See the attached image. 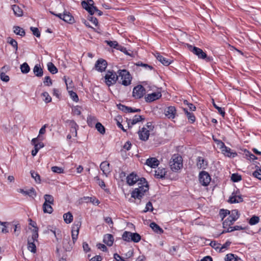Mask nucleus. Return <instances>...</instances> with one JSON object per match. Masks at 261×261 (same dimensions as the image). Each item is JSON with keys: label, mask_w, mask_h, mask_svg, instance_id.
Returning <instances> with one entry per match:
<instances>
[{"label": "nucleus", "mask_w": 261, "mask_h": 261, "mask_svg": "<svg viewBox=\"0 0 261 261\" xmlns=\"http://www.w3.org/2000/svg\"><path fill=\"white\" fill-rule=\"evenodd\" d=\"M28 249L29 251L33 253H35L36 252V245L34 242H31L30 241H28Z\"/></svg>", "instance_id": "a19ab883"}, {"label": "nucleus", "mask_w": 261, "mask_h": 261, "mask_svg": "<svg viewBox=\"0 0 261 261\" xmlns=\"http://www.w3.org/2000/svg\"><path fill=\"white\" fill-rule=\"evenodd\" d=\"M141 240L140 235L136 232H132L131 241L138 243Z\"/></svg>", "instance_id": "58836bf2"}, {"label": "nucleus", "mask_w": 261, "mask_h": 261, "mask_svg": "<svg viewBox=\"0 0 261 261\" xmlns=\"http://www.w3.org/2000/svg\"><path fill=\"white\" fill-rule=\"evenodd\" d=\"M14 32L18 35L23 36L25 35L24 30L19 27L16 26L14 27Z\"/></svg>", "instance_id": "72a5a7b5"}, {"label": "nucleus", "mask_w": 261, "mask_h": 261, "mask_svg": "<svg viewBox=\"0 0 261 261\" xmlns=\"http://www.w3.org/2000/svg\"><path fill=\"white\" fill-rule=\"evenodd\" d=\"M42 96L43 97V100L46 103H48L51 102V97L49 95L48 93L47 92H44L42 93Z\"/></svg>", "instance_id": "de8ad7c7"}, {"label": "nucleus", "mask_w": 261, "mask_h": 261, "mask_svg": "<svg viewBox=\"0 0 261 261\" xmlns=\"http://www.w3.org/2000/svg\"><path fill=\"white\" fill-rule=\"evenodd\" d=\"M64 220L66 223H70L73 220V216L70 212H68L63 215Z\"/></svg>", "instance_id": "cd10ccee"}, {"label": "nucleus", "mask_w": 261, "mask_h": 261, "mask_svg": "<svg viewBox=\"0 0 261 261\" xmlns=\"http://www.w3.org/2000/svg\"><path fill=\"white\" fill-rule=\"evenodd\" d=\"M166 169L163 167H159L155 171V177L158 178H162L164 177L166 173Z\"/></svg>", "instance_id": "412c9836"}, {"label": "nucleus", "mask_w": 261, "mask_h": 261, "mask_svg": "<svg viewBox=\"0 0 261 261\" xmlns=\"http://www.w3.org/2000/svg\"><path fill=\"white\" fill-rule=\"evenodd\" d=\"M30 173L32 177L35 179V181L37 183L40 184L41 182V178L39 174L37 172L32 170L31 171Z\"/></svg>", "instance_id": "c9c22d12"}, {"label": "nucleus", "mask_w": 261, "mask_h": 261, "mask_svg": "<svg viewBox=\"0 0 261 261\" xmlns=\"http://www.w3.org/2000/svg\"><path fill=\"white\" fill-rule=\"evenodd\" d=\"M230 213V211L227 210L221 209L220 211V215L223 220L226 216L229 215Z\"/></svg>", "instance_id": "5fc2aeb1"}, {"label": "nucleus", "mask_w": 261, "mask_h": 261, "mask_svg": "<svg viewBox=\"0 0 261 261\" xmlns=\"http://www.w3.org/2000/svg\"><path fill=\"white\" fill-rule=\"evenodd\" d=\"M43 83L45 85L50 86L52 85V81L50 79V77L48 76H46L44 77V80Z\"/></svg>", "instance_id": "e2e57ef3"}, {"label": "nucleus", "mask_w": 261, "mask_h": 261, "mask_svg": "<svg viewBox=\"0 0 261 261\" xmlns=\"http://www.w3.org/2000/svg\"><path fill=\"white\" fill-rule=\"evenodd\" d=\"M81 221H75L72 225V231L79 232L81 226Z\"/></svg>", "instance_id": "79ce46f5"}, {"label": "nucleus", "mask_w": 261, "mask_h": 261, "mask_svg": "<svg viewBox=\"0 0 261 261\" xmlns=\"http://www.w3.org/2000/svg\"><path fill=\"white\" fill-rule=\"evenodd\" d=\"M107 65V62L106 60L99 59L96 62L95 67L97 71L102 72L106 69Z\"/></svg>", "instance_id": "dca6fc26"}, {"label": "nucleus", "mask_w": 261, "mask_h": 261, "mask_svg": "<svg viewBox=\"0 0 261 261\" xmlns=\"http://www.w3.org/2000/svg\"><path fill=\"white\" fill-rule=\"evenodd\" d=\"M215 141L216 142L217 144L219 146L220 148L221 149V150L223 148L225 149H227V147L225 145V144L221 140H215Z\"/></svg>", "instance_id": "338daca9"}, {"label": "nucleus", "mask_w": 261, "mask_h": 261, "mask_svg": "<svg viewBox=\"0 0 261 261\" xmlns=\"http://www.w3.org/2000/svg\"><path fill=\"white\" fill-rule=\"evenodd\" d=\"M231 244V242L229 241H227L225 244L222 246H220L219 251L223 252L224 250L227 249Z\"/></svg>", "instance_id": "8fccbe9b"}, {"label": "nucleus", "mask_w": 261, "mask_h": 261, "mask_svg": "<svg viewBox=\"0 0 261 261\" xmlns=\"http://www.w3.org/2000/svg\"><path fill=\"white\" fill-rule=\"evenodd\" d=\"M259 221V218L258 216H253L249 220V223L251 225H254L258 223Z\"/></svg>", "instance_id": "c03bdc74"}, {"label": "nucleus", "mask_w": 261, "mask_h": 261, "mask_svg": "<svg viewBox=\"0 0 261 261\" xmlns=\"http://www.w3.org/2000/svg\"><path fill=\"white\" fill-rule=\"evenodd\" d=\"M213 106L214 107L218 110L219 113L222 116V117H224L225 116V111H224V108H222L221 107H218V106H217L216 105V103H215L214 102H213Z\"/></svg>", "instance_id": "6e6d98bb"}, {"label": "nucleus", "mask_w": 261, "mask_h": 261, "mask_svg": "<svg viewBox=\"0 0 261 261\" xmlns=\"http://www.w3.org/2000/svg\"><path fill=\"white\" fill-rule=\"evenodd\" d=\"M0 77L2 81L7 82L9 81V76L6 75L4 72L1 73Z\"/></svg>", "instance_id": "69168bd1"}, {"label": "nucleus", "mask_w": 261, "mask_h": 261, "mask_svg": "<svg viewBox=\"0 0 261 261\" xmlns=\"http://www.w3.org/2000/svg\"><path fill=\"white\" fill-rule=\"evenodd\" d=\"M118 107L120 110L125 113H129V110H130V107H128L121 104L118 105Z\"/></svg>", "instance_id": "4d7b16f0"}, {"label": "nucleus", "mask_w": 261, "mask_h": 261, "mask_svg": "<svg viewBox=\"0 0 261 261\" xmlns=\"http://www.w3.org/2000/svg\"><path fill=\"white\" fill-rule=\"evenodd\" d=\"M229 215V217L223 222V227L224 228L232 225L234 222L238 219L240 216L237 210H233L230 211V213Z\"/></svg>", "instance_id": "20e7f679"}, {"label": "nucleus", "mask_w": 261, "mask_h": 261, "mask_svg": "<svg viewBox=\"0 0 261 261\" xmlns=\"http://www.w3.org/2000/svg\"><path fill=\"white\" fill-rule=\"evenodd\" d=\"M8 42L14 48L15 53H16L18 50V44L17 41L15 39L10 38L8 41Z\"/></svg>", "instance_id": "a18cd8bd"}, {"label": "nucleus", "mask_w": 261, "mask_h": 261, "mask_svg": "<svg viewBox=\"0 0 261 261\" xmlns=\"http://www.w3.org/2000/svg\"><path fill=\"white\" fill-rule=\"evenodd\" d=\"M150 226L153 230L154 231L158 233L161 234L163 232V230L154 222L151 223L150 224Z\"/></svg>", "instance_id": "a878e982"}, {"label": "nucleus", "mask_w": 261, "mask_h": 261, "mask_svg": "<svg viewBox=\"0 0 261 261\" xmlns=\"http://www.w3.org/2000/svg\"><path fill=\"white\" fill-rule=\"evenodd\" d=\"M38 138H33L32 140V143L34 146V149L32 151V155L34 156H35L39 150L44 147V144L42 142L37 143Z\"/></svg>", "instance_id": "f8f14e48"}, {"label": "nucleus", "mask_w": 261, "mask_h": 261, "mask_svg": "<svg viewBox=\"0 0 261 261\" xmlns=\"http://www.w3.org/2000/svg\"><path fill=\"white\" fill-rule=\"evenodd\" d=\"M50 12L51 14L57 16L61 19H62L66 22H68L69 23H72L74 22V18L69 12L64 11L63 14L61 13L56 14L52 11H50Z\"/></svg>", "instance_id": "0eeeda50"}, {"label": "nucleus", "mask_w": 261, "mask_h": 261, "mask_svg": "<svg viewBox=\"0 0 261 261\" xmlns=\"http://www.w3.org/2000/svg\"><path fill=\"white\" fill-rule=\"evenodd\" d=\"M12 9L14 12V14L20 17L23 15V11L20 8H19L18 6L16 5H14L12 6Z\"/></svg>", "instance_id": "393cba45"}, {"label": "nucleus", "mask_w": 261, "mask_h": 261, "mask_svg": "<svg viewBox=\"0 0 261 261\" xmlns=\"http://www.w3.org/2000/svg\"><path fill=\"white\" fill-rule=\"evenodd\" d=\"M72 112L74 115H80L81 114V111L80 108L78 106H75L72 108Z\"/></svg>", "instance_id": "774afa93"}, {"label": "nucleus", "mask_w": 261, "mask_h": 261, "mask_svg": "<svg viewBox=\"0 0 261 261\" xmlns=\"http://www.w3.org/2000/svg\"><path fill=\"white\" fill-rule=\"evenodd\" d=\"M139 138L143 141L148 140L149 136V130L147 128L143 127L138 132Z\"/></svg>", "instance_id": "f3484780"}, {"label": "nucleus", "mask_w": 261, "mask_h": 261, "mask_svg": "<svg viewBox=\"0 0 261 261\" xmlns=\"http://www.w3.org/2000/svg\"><path fill=\"white\" fill-rule=\"evenodd\" d=\"M162 96V94L160 92H153L151 94H147L145 97V101L147 102H151L155 100L159 99Z\"/></svg>", "instance_id": "4468645a"}, {"label": "nucleus", "mask_w": 261, "mask_h": 261, "mask_svg": "<svg viewBox=\"0 0 261 261\" xmlns=\"http://www.w3.org/2000/svg\"><path fill=\"white\" fill-rule=\"evenodd\" d=\"M53 172L57 173H62L64 172V169L58 166H53L51 168Z\"/></svg>", "instance_id": "13d9d810"}, {"label": "nucleus", "mask_w": 261, "mask_h": 261, "mask_svg": "<svg viewBox=\"0 0 261 261\" xmlns=\"http://www.w3.org/2000/svg\"><path fill=\"white\" fill-rule=\"evenodd\" d=\"M242 179L241 176L238 174L233 173L231 175V180L233 182H238Z\"/></svg>", "instance_id": "603ef678"}, {"label": "nucleus", "mask_w": 261, "mask_h": 261, "mask_svg": "<svg viewBox=\"0 0 261 261\" xmlns=\"http://www.w3.org/2000/svg\"><path fill=\"white\" fill-rule=\"evenodd\" d=\"M103 242L109 246H111L113 244V236L111 234H106L103 237Z\"/></svg>", "instance_id": "4be33fe9"}, {"label": "nucleus", "mask_w": 261, "mask_h": 261, "mask_svg": "<svg viewBox=\"0 0 261 261\" xmlns=\"http://www.w3.org/2000/svg\"><path fill=\"white\" fill-rule=\"evenodd\" d=\"M153 210L152 204L151 202H148L146 204V207L145 210H144V212H146L148 211L152 212Z\"/></svg>", "instance_id": "052dcab7"}, {"label": "nucleus", "mask_w": 261, "mask_h": 261, "mask_svg": "<svg viewBox=\"0 0 261 261\" xmlns=\"http://www.w3.org/2000/svg\"><path fill=\"white\" fill-rule=\"evenodd\" d=\"M182 159L178 154L172 155L169 162V165L173 171H177L182 167Z\"/></svg>", "instance_id": "f03ea898"}, {"label": "nucleus", "mask_w": 261, "mask_h": 261, "mask_svg": "<svg viewBox=\"0 0 261 261\" xmlns=\"http://www.w3.org/2000/svg\"><path fill=\"white\" fill-rule=\"evenodd\" d=\"M199 180L201 185L205 187L209 185L211 177L208 172L202 171L199 174Z\"/></svg>", "instance_id": "423d86ee"}, {"label": "nucleus", "mask_w": 261, "mask_h": 261, "mask_svg": "<svg viewBox=\"0 0 261 261\" xmlns=\"http://www.w3.org/2000/svg\"><path fill=\"white\" fill-rule=\"evenodd\" d=\"M33 72L37 77H41L43 74V71L40 64H36L33 68Z\"/></svg>", "instance_id": "5701e85b"}, {"label": "nucleus", "mask_w": 261, "mask_h": 261, "mask_svg": "<svg viewBox=\"0 0 261 261\" xmlns=\"http://www.w3.org/2000/svg\"><path fill=\"white\" fill-rule=\"evenodd\" d=\"M8 224V222H3L0 221V232L3 233H6L8 232V230L7 227V224Z\"/></svg>", "instance_id": "4c0bfd02"}, {"label": "nucleus", "mask_w": 261, "mask_h": 261, "mask_svg": "<svg viewBox=\"0 0 261 261\" xmlns=\"http://www.w3.org/2000/svg\"><path fill=\"white\" fill-rule=\"evenodd\" d=\"M17 191L19 193L22 194L25 196H29L30 197L34 198L37 195L36 192L33 188H31L27 190H24L22 189H18Z\"/></svg>", "instance_id": "2eb2a0df"}, {"label": "nucleus", "mask_w": 261, "mask_h": 261, "mask_svg": "<svg viewBox=\"0 0 261 261\" xmlns=\"http://www.w3.org/2000/svg\"><path fill=\"white\" fill-rule=\"evenodd\" d=\"M45 202L44 203H48L50 204H54V199L52 195L49 194H45L44 196Z\"/></svg>", "instance_id": "f704fd0d"}, {"label": "nucleus", "mask_w": 261, "mask_h": 261, "mask_svg": "<svg viewBox=\"0 0 261 261\" xmlns=\"http://www.w3.org/2000/svg\"><path fill=\"white\" fill-rule=\"evenodd\" d=\"M110 164L107 161L102 162L100 165V168L101 170L103 172V174H107V173L110 172Z\"/></svg>", "instance_id": "b1692460"}, {"label": "nucleus", "mask_w": 261, "mask_h": 261, "mask_svg": "<svg viewBox=\"0 0 261 261\" xmlns=\"http://www.w3.org/2000/svg\"><path fill=\"white\" fill-rule=\"evenodd\" d=\"M196 165L198 168L199 169H205L207 166V161H205L203 158L198 156L197 158Z\"/></svg>", "instance_id": "aec40b11"}, {"label": "nucleus", "mask_w": 261, "mask_h": 261, "mask_svg": "<svg viewBox=\"0 0 261 261\" xmlns=\"http://www.w3.org/2000/svg\"><path fill=\"white\" fill-rule=\"evenodd\" d=\"M165 116L169 119H174L176 114V110L174 107L169 106L164 110Z\"/></svg>", "instance_id": "ddd939ff"}, {"label": "nucleus", "mask_w": 261, "mask_h": 261, "mask_svg": "<svg viewBox=\"0 0 261 261\" xmlns=\"http://www.w3.org/2000/svg\"><path fill=\"white\" fill-rule=\"evenodd\" d=\"M132 232L125 231L122 235V239L124 241L129 242L131 241Z\"/></svg>", "instance_id": "37998d69"}, {"label": "nucleus", "mask_w": 261, "mask_h": 261, "mask_svg": "<svg viewBox=\"0 0 261 261\" xmlns=\"http://www.w3.org/2000/svg\"><path fill=\"white\" fill-rule=\"evenodd\" d=\"M243 201V198L238 190L234 191L230 196L228 202L230 203H239Z\"/></svg>", "instance_id": "9d476101"}, {"label": "nucleus", "mask_w": 261, "mask_h": 261, "mask_svg": "<svg viewBox=\"0 0 261 261\" xmlns=\"http://www.w3.org/2000/svg\"><path fill=\"white\" fill-rule=\"evenodd\" d=\"M144 118L141 115H135L132 120H129L132 125H134L137 123L144 120Z\"/></svg>", "instance_id": "2f4dec72"}, {"label": "nucleus", "mask_w": 261, "mask_h": 261, "mask_svg": "<svg viewBox=\"0 0 261 261\" xmlns=\"http://www.w3.org/2000/svg\"><path fill=\"white\" fill-rule=\"evenodd\" d=\"M20 70L22 73L26 74L30 71V68L28 63L25 62L20 65Z\"/></svg>", "instance_id": "e433bc0d"}, {"label": "nucleus", "mask_w": 261, "mask_h": 261, "mask_svg": "<svg viewBox=\"0 0 261 261\" xmlns=\"http://www.w3.org/2000/svg\"><path fill=\"white\" fill-rule=\"evenodd\" d=\"M145 164L152 168H155L159 165V161L155 158H150L146 160Z\"/></svg>", "instance_id": "6ab92c4d"}, {"label": "nucleus", "mask_w": 261, "mask_h": 261, "mask_svg": "<svg viewBox=\"0 0 261 261\" xmlns=\"http://www.w3.org/2000/svg\"><path fill=\"white\" fill-rule=\"evenodd\" d=\"M50 227L51 228H50V229L48 228V230H50L51 232H52L54 233L57 241H59L60 240H61V236L59 235V232H60V231L59 230H58L57 231L56 228H54L53 227Z\"/></svg>", "instance_id": "473e14b6"}, {"label": "nucleus", "mask_w": 261, "mask_h": 261, "mask_svg": "<svg viewBox=\"0 0 261 261\" xmlns=\"http://www.w3.org/2000/svg\"><path fill=\"white\" fill-rule=\"evenodd\" d=\"M70 238L68 237L67 239H64L63 241V247L66 251H70L72 248V244H69L68 241Z\"/></svg>", "instance_id": "c756f323"}, {"label": "nucleus", "mask_w": 261, "mask_h": 261, "mask_svg": "<svg viewBox=\"0 0 261 261\" xmlns=\"http://www.w3.org/2000/svg\"><path fill=\"white\" fill-rule=\"evenodd\" d=\"M87 2L83 1L82 2V7L86 9L89 13L93 12V10H96V7L94 6L93 0H87Z\"/></svg>", "instance_id": "9b49d317"}, {"label": "nucleus", "mask_w": 261, "mask_h": 261, "mask_svg": "<svg viewBox=\"0 0 261 261\" xmlns=\"http://www.w3.org/2000/svg\"><path fill=\"white\" fill-rule=\"evenodd\" d=\"M95 128L101 134L103 135L105 133V128L100 122H96Z\"/></svg>", "instance_id": "ea45409f"}, {"label": "nucleus", "mask_w": 261, "mask_h": 261, "mask_svg": "<svg viewBox=\"0 0 261 261\" xmlns=\"http://www.w3.org/2000/svg\"><path fill=\"white\" fill-rule=\"evenodd\" d=\"M47 69L48 71L52 74H55L57 73L58 69L54 64L51 62H48L47 63Z\"/></svg>", "instance_id": "7c9ffc66"}, {"label": "nucleus", "mask_w": 261, "mask_h": 261, "mask_svg": "<svg viewBox=\"0 0 261 261\" xmlns=\"http://www.w3.org/2000/svg\"><path fill=\"white\" fill-rule=\"evenodd\" d=\"M105 83L108 86L116 83L118 80V75L114 71H108L105 76Z\"/></svg>", "instance_id": "39448f33"}, {"label": "nucleus", "mask_w": 261, "mask_h": 261, "mask_svg": "<svg viewBox=\"0 0 261 261\" xmlns=\"http://www.w3.org/2000/svg\"><path fill=\"white\" fill-rule=\"evenodd\" d=\"M189 49L192 53L197 56L199 59H208V58H207V55L206 53H204L201 48L196 46L189 45Z\"/></svg>", "instance_id": "6e6552de"}, {"label": "nucleus", "mask_w": 261, "mask_h": 261, "mask_svg": "<svg viewBox=\"0 0 261 261\" xmlns=\"http://www.w3.org/2000/svg\"><path fill=\"white\" fill-rule=\"evenodd\" d=\"M66 122L68 123L70 128H79L78 125L74 121L72 120H68L66 121Z\"/></svg>", "instance_id": "bf43d9fd"}, {"label": "nucleus", "mask_w": 261, "mask_h": 261, "mask_svg": "<svg viewBox=\"0 0 261 261\" xmlns=\"http://www.w3.org/2000/svg\"><path fill=\"white\" fill-rule=\"evenodd\" d=\"M31 30L32 31L33 35L36 36L37 37H39L40 36V33L38 28L31 27Z\"/></svg>", "instance_id": "680f3d73"}, {"label": "nucleus", "mask_w": 261, "mask_h": 261, "mask_svg": "<svg viewBox=\"0 0 261 261\" xmlns=\"http://www.w3.org/2000/svg\"><path fill=\"white\" fill-rule=\"evenodd\" d=\"M145 93V90L142 85H138L133 89V96L137 99L142 98Z\"/></svg>", "instance_id": "1a4fd4ad"}, {"label": "nucleus", "mask_w": 261, "mask_h": 261, "mask_svg": "<svg viewBox=\"0 0 261 261\" xmlns=\"http://www.w3.org/2000/svg\"><path fill=\"white\" fill-rule=\"evenodd\" d=\"M97 122L96 118L93 116L90 115L87 117V123L88 125L91 127H93L94 125H95V124Z\"/></svg>", "instance_id": "bb28decb"}, {"label": "nucleus", "mask_w": 261, "mask_h": 261, "mask_svg": "<svg viewBox=\"0 0 261 261\" xmlns=\"http://www.w3.org/2000/svg\"><path fill=\"white\" fill-rule=\"evenodd\" d=\"M156 59L165 66L169 65L172 62V60L168 59L165 57L161 56L159 53H157L155 54Z\"/></svg>", "instance_id": "a211bd4d"}, {"label": "nucleus", "mask_w": 261, "mask_h": 261, "mask_svg": "<svg viewBox=\"0 0 261 261\" xmlns=\"http://www.w3.org/2000/svg\"><path fill=\"white\" fill-rule=\"evenodd\" d=\"M68 92H69V94L70 95L71 98L74 101L77 102L79 100V97H78L77 94L72 91H69Z\"/></svg>", "instance_id": "864d4df0"}, {"label": "nucleus", "mask_w": 261, "mask_h": 261, "mask_svg": "<svg viewBox=\"0 0 261 261\" xmlns=\"http://www.w3.org/2000/svg\"><path fill=\"white\" fill-rule=\"evenodd\" d=\"M38 227H35L32 230V239L34 242L35 241H37V239L38 238Z\"/></svg>", "instance_id": "49530a36"}, {"label": "nucleus", "mask_w": 261, "mask_h": 261, "mask_svg": "<svg viewBox=\"0 0 261 261\" xmlns=\"http://www.w3.org/2000/svg\"><path fill=\"white\" fill-rule=\"evenodd\" d=\"M51 204L44 203L43 204V210L44 213L51 214L53 212V208Z\"/></svg>", "instance_id": "c85d7f7f"}, {"label": "nucleus", "mask_w": 261, "mask_h": 261, "mask_svg": "<svg viewBox=\"0 0 261 261\" xmlns=\"http://www.w3.org/2000/svg\"><path fill=\"white\" fill-rule=\"evenodd\" d=\"M118 82L122 85L127 86L130 84L132 77L129 72L125 69L118 71Z\"/></svg>", "instance_id": "7ed1b4c3"}, {"label": "nucleus", "mask_w": 261, "mask_h": 261, "mask_svg": "<svg viewBox=\"0 0 261 261\" xmlns=\"http://www.w3.org/2000/svg\"><path fill=\"white\" fill-rule=\"evenodd\" d=\"M126 181L129 186H132L136 182H138L139 187L132 191L131 197L136 200L135 202L137 204H139L141 198L144 196L145 193L148 191L149 188L147 181L143 177L139 179L137 174L132 173L127 176Z\"/></svg>", "instance_id": "f257e3e1"}, {"label": "nucleus", "mask_w": 261, "mask_h": 261, "mask_svg": "<svg viewBox=\"0 0 261 261\" xmlns=\"http://www.w3.org/2000/svg\"><path fill=\"white\" fill-rule=\"evenodd\" d=\"M225 259L226 261H237V256H235L233 254L229 253L226 255Z\"/></svg>", "instance_id": "09e8293b"}, {"label": "nucleus", "mask_w": 261, "mask_h": 261, "mask_svg": "<svg viewBox=\"0 0 261 261\" xmlns=\"http://www.w3.org/2000/svg\"><path fill=\"white\" fill-rule=\"evenodd\" d=\"M189 121L191 123H193L195 121V117L194 115L192 113H188L187 116Z\"/></svg>", "instance_id": "0e129e2a"}, {"label": "nucleus", "mask_w": 261, "mask_h": 261, "mask_svg": "<svg viewBox=\"0 0 261 261\" xmlns=\"http://www.w3.org/2000/svg\"><path fill=\"white\" fill-rule=\"evenodd\" d=\"M227 149H225L224 148L222 149V150H221L223 153L228 156H232V157H234V155H236V154L235 153H232V152H230V149L228 147H227Z\"/></svg>", "instance_id": "3c124183"}]
</instances>
